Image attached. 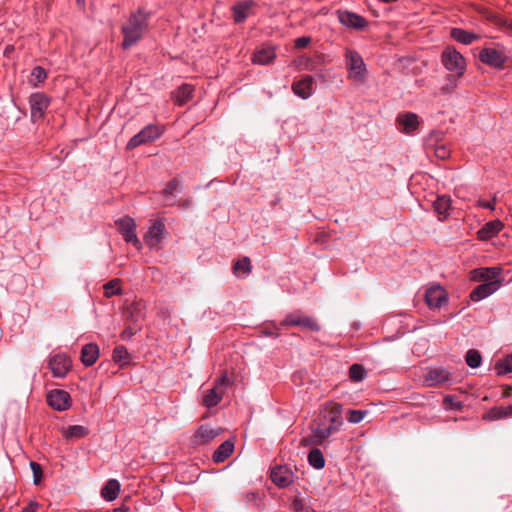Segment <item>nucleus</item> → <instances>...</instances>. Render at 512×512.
Segmentation results:
<instances>
[{"mask_svg":"<svg viewBox=\"0 0 512 512\" xmlns=\"http://www.w3.org/2000/svg\"><path fill=\"white\" fill-rule=\"evenodd\" d=\"M343 425L342 405L329 402L323 411V423L317 427L313 434V443L320 444Z\"/></svg>","mask_w":512,"mask_h":512,"instance_id":"obj_1","label":"nucleus"},{"mask_svg":"<svg viewBox=\"0 0 512 512\" xmlns=\"http://www.w3.org/2000/svg\"><path fill=\"white\" fill-rule=\"evenodd\" d=\"M147 19V13L141 9L130 15L127 23L122 27L124 35L122 47L124 49L130 48L141 39L143 32L147 28Z\"/></svg>","mask_w":512,"mask_h":512,"instance_id":"obj_2","label":"nucleus"},{"mask_svg":"<svg viewBox=\"0 0 512 512\" xmlns=\"http://www.w3.org/2000/svg\"><path fill=\"white\" fill-rule=\"evenodd\" d=\"M345 58L348 78L357 83H364L367 69L361 55L355 50L348 49L345 53Z\"/></svg>","mask_w":512,"mask_h":512,"instance_id":"obj_3","label":"nucleus"},{"mask_svg":"<svg viewBox=\"0 0 512 512\" xmlns=\"http://www.w3.org/2000/svg\"><path fill=\"white\" fill-rule=\"evenodd\" d=\"M441 62L448 71L454 73L457 77H461L466 70L465 58L452 46H448L443 50Z\"/></svg>","mask_w":512,"mask_h":512,"instance_id":"obj_4","label":"nucleus"},{"mask_svg":"<svg viewBox=\"0 0 512 512\" xmlns=\"http://www.w3.org/2000/svg\"><path fill=\"white\" fill-rule=\"evenodd\" d=\"M230 384L226 374L221 375L215 380L214 386L205 391L202 404L208 408L215 407L222 400L226 387Z\"/></svg>","mask_w":512,"mask_h":512,"instance_id":"obj_5","label":"nucleus"},{"mask_svg":"<svg viewBox=\"0 0 512 512\" xmlns=\"http://www.w3.org/2000/svg\"><path fill=\"white\" fill-rule=\"evenodd\" d=\"M162 133L163 129L160 126L149 124L129 140L126 148L132 150L140 145L153 142L158 139Z\"/></svg>","mask_w":512,"mask_h":512,"instance_id":"obj_6","label":"nucleus"},{"mask_svg":"<svg viewBox=\"0 0 512 512\" xmlns=\"http://www.w3.org/2000/svg\"><path fill=\"white\" fill-rule=\"evenodd\" d=\"M425 303L431 309H440L448 302V293L439 284L430 285L425 291Z\"/></svg>","mask_w":512,"mask_h":512,"instance_id":"obj_7","label":"nucleus"},{"mask_svg":"<svg viewBox=\"0 0 512 512\" xmlns=\"http://www.w3.org/2000/svg\"><path fill=\"white\" fill-rule=\"evenodd\" d=\"M119 232L123 236L126 242L132 243L136 249L140 250L142 245L140 240L137 238L135 233L136 224L135 221L130 217H123L115 222Z\"/></svg>","mask_w":512,"mask_h":512,"instance_id":"obj_8","label":"nucleus"},{"mask_svg":"<svg viewBox=\"0 0 512 512\" xmlns=\"http://www.w3.org/2000/svg\"><path fill=\"white\" fill-rule=\"evenodd\" d=\"M48 365L54 377L63 378L71 369L72 362L66 354L58 353L50 357Z\"/></svg>","mask_w":512,"mask_h":512,"instance_id":"obj_9","label":"nucleus"},{"mask_svg":"<svg viewBox=\"0 0 512 512\" xmlns=\"http://www.w3.org/2000/svg\"><path fill=\"white\" fill-rule=\"evenodd\" d=\"M48 405L57 411H65L71 407L70 394L62 389H53L47 393Z\"/></svg>","mask_w":512,"mask_h":512,"instance_id":"obj_10","label":"nucleus"},{"mask_svg":"<svg viewBox=\"0 0 512 512\" xmlns=\"http://www.w3.org/2000/svg\"><path fill=\"white\" fill-rule=\"evenodd\" d=\"M30 110H31V119L33 122L41 119L45 111L49 106V99L43 93H33L29 98Z\"/></svg>","mask_w":512,"mask_h":512,"instance_id":"obj_11","label":"nucleus"},{"mask_svg":"<svg viewBox=\"0 0 512 512\" xmlns=\"http://www.w3.org/2000/svg\"><path fill=\"white\" fill-rule=\"evenodd\" d=\"M165 233L166 228L163 220L157 219L145 233L144 241L151 249L157 248L164 238Z\"/></svg>","mask_w":512,"mask_h":512,"instance_id":"obj_12","label":"nucleus"},{"mask_svg":"<svg viewBox=\"0 0 512 512\" xmlns=\"http://www.w3.org/2000/svg\"><path fill=\"white\" fill-rule=\"evenodd\" d=\"M337 16L338 20L342 25L351 29L362 30L368 24L367 20L364 17L347 10H339L337 12Z\"/></svg>","mask_w":512,"mask_h":512,"instance_id":"obj_13","label":"nucleus"},{"mask_svg":"<svg viewBox=\"0 0 512 512\" xmlns=\"http://www.w3.org/2000/svg\"><path fill=\"white\" fill-rule=\"evenodd\" d=\"M479 59L482 63L492 67H502L506 61L505 53L496 48H483L479 53Z\"/></svg>","mask_w":512,"mask_h":512,"instance_id":"obj_14","label":"nucleus"},{"mask_svg":"<svg viewBox=\"0 0 512 512\" xmlns=\"http://www.w3.org/2000/svg\"><path fill=\"white\" fill-rule=\"evenodd\" d=\"M396 121L399 130L405 134L414 133L418 129L420 124L418 115L411 112L398 115Z\"/></svg>","mask_w":512,"mask_h":512,"instance_id":"obj_15","label":"nucleus"},{"mask_svg":"<svg viewBox=\"0 0 512 512\" xmlns=\"http://www.w3.org/2000/svg\"><path fill=\"white\" fill-rule=\"evenodd\" d=\"M292 89L295 95L302 99H308L315 90V80L310 75L304 76L299 81L293 83Z\"/></svg>","mask_w":512,"mask_h":512,"instance_id":"obj_16","label":"nucleus"},{"mask_svg":"<svg viewBox=\"0 0 512 512\" xmlns=\"http://www.w3.org/2000/svg\"><path fill=\"white\" fill-rule=\"evenodd\" d=\"M450 381V373L445 368H434L425 375V383L429 387L440 386Z\"/></svg>","mask_w":512,"mask_h":512,"instance_id":"obj_17","label":"nucleus"},{"mask_svg":"<svg viewBox=\"0 0 512 512\" xmlns=\"http://www.w3.org/2000/svg\"><path fill=\"white\" fill-rule=\"evenodd\" d=\"M270 478L279 488L288 486V466L285 463H275L271 466Z\"/></svg>","mask_w":512,"mask_h":512,"instance_id":"obj_18","label":"nucleus"},{"mask_svg":"<svg viewBox=\"0 0 512 512\" xmlns=\"http://www.w3.org/2000/svg\"><path fill=\"white\" fill-rule=\"evenodd\" d=\"M222 432L221 428H212L209 424L201 425L196 431L194 437L197 444H205L212 441Z\"/></svg>","mask_w":512,"mask_h":512,"instance_id":"obj_19","label":"nucleus"},{"mask_svg":"<svg viewBox=\"0 0 512 512\" xmlns=\"http://www.w3.org/2000/svg\"><path fill=\"white\" fill-rule=\"evenodd\" d=\"M503 227L504 224L500 220L489 221L477 232L478 239L482 241L489 240L495 237Z\"/></svg>","mask_w":512,"mask_h":512,"instance_id":"obj_20","label":"nucleus"},{"mask_svg":"<svg viewBox=\"0 0 512 512\" xmlns=\"http://www.w3.org/2000/svg\"><path fill=\"white\" fill-rule=\"evenodd\" d=\"M499 282H487L478 285L470 294L472 301H480L499 289Z\"/></svg>","mask_w":512,"mask_h":512,"instance_id":"obj_21","label":"nucleus"},{"mask_svg":"<svg viewBox=\"0 0 512 512\" xmlns=\"http://www.w3.org/2000/svg\"><path fill=\"white\" fill-rule=\"evenodd\" d=\"M501 274V268L499 267H489V268H479L473 271V278L479 281L487 282H499L498 277Z\"/></svg>","mask_w":512,"mask_h":512,"instance_id":"obj_22","label":"nucleus"},{"mask_svg":"<svg viewBox=\"0 0 512 512\" xmlns=\"http://www.w3.org/2000/svg\"><path fill=\"white\" fill-rule=\"evenodd\" d=\"M99 357V347L95 343H88L82 347L81 361L86 367L92 366Z\"/></svg>","mask_w":512,"mask_h":512,"instance_id":"obj_23","label":"nucleus"},{"mask_svg":"<svg viewBox=\"0 0 512 512\" xmlns=\"http://www.w3.org/2000/svg\"><path fill=\"white\" fill-rule=\"evenodd\" d=\"M299 326L309 331H319V324L311 317L290 314V326Z\"/></svg>","mask_w":512,"mask_h":512,"instance_id":"obj_24","label":"nucleus"},{"mask_svg":"<svg viewBox=\"0 0 512 512\" xmlns=\"http://www.w3.org/2000/svg\"><path fill=\"white\" fill-rule=\"evenodd\" d=\"M233 450L234 442L226 440L215 450L212 459L215 463H222L233 453Z\"/></svg>","mask_w":512,"mask_h":512,"instance_id":"obj_25","label":"nucleus"},{"mask_svg":"<svg viewBox=\"0 0 512 512\" xmlns=\"http://www.w3.org/2000/svg\"><path fill=\"white\" fill-rule=\"evenodd\" d=\"M120 491V483L116 479H110L101 489V496L106 501H113L118 497Z\"/></svg>","mask_w":512,"mask_h":512,"instance_id":"obj_26","label":"nucleus"},{"mask_svg":"<svg viewBox=\"0 0 512 512\" xmlns=\"http://www.w3.org/2000/svg\"><path fill=\"white\" fill-rule=\"evenodd\" d=\"M255 5L251 0L236 4L233 8V17L236 23H242L248 16L249 11Z\"/></svg>","mask_w":512,"mask_h":512,"instance_id":"obj_27","label":"nucleus"},{"mask_svg":"<svg viewBox=\"0 0 512 512\" xmlns=\"http://www.w3.org/2000/svg\"><path fill=\"white\" fill-rule=\"evenodd\" d=\"M193 92V86L189 84H183L173 92L172 97L178 105H184L188 100L191 99Z\"/></svg>","mask_w":512,"mask_h":512,"instance_id":"obj_28","label":"nucleus"},{"mask_svg":"<svg viewBox=\"0 0 512 512\" xmlns=\"http://www.w3.org/2000/svg\"><path fill=\"white\" fill-rule=\"evenodd\" d=\"M451 37L465 45L471 44L473 41L477 40L479 36L477 34L468 32L461 28H453L451 30Z\"/></svg>","mask_w":512,"mask_h":512,"instance_id":"obj_29","label":"nucleus"},{"mask_svg":"<svg viewBox=\"0 0 512 512\" xmlns=\"http://www.w3.org/2000/svg\"><path fill=\"white\" fill-rule=\"evenodd\" d=\"M275 58V51L271 47L262 48L254 53L253 63L266 65Z\"/></svg>","mask_w":512,"mask_h":512,"instance_id":"obj_30","label":"nucleus"},{"mask_svg":"<svg viewBox=\"0 0 512 512\" xmlns=\"http://www.w3.org/2000/svg\"><path fill=\"white\" fill-rule=\"evenodd\" d=\"M112 358L120 367H125L129 364L131 355L125 346L119 345L114 348Z\"/></svg>","mask_w":512,"mask_h":512,"instance_id":"obj_31","label":"nucleus"},{"mask_svg":"<svg viewBox=\"0 0 512 512\" xmlns=\"http://www.w3.org/2000/svg\"><path fill=\"white\" fill-rule=\"evenodd\" d=\"M89 430L87 427L82 425H70L64 431V437L66 439H80L87 436Z\"/></svg>","mask_w":512,"mask_h":512,"instance_id":"obj_32","label":"nucleus"},{"mask_svg":"<svg viewBox=\"0 0 512 512\" xmlns=\"http://www.w3.org/2000/svg\"><path fill=\"white\" fill-rule=\"evenodd\" d=\"M451 207V199L448 196H439L434 202V210L439 216L446 218Z\"/></svg>","mask_w":512,"mask_h":512,"instance_id":"obj_33","label":"nucleus"},{"mask_svg":"<svg viewBox=\"0 0 512 512\" xmlns=\"http://www.w3.org/2000/svg\"><path fill=\"white\" fill-rule=\"evenodd\" d=\"M308 462L315 469L324 468L325 458L322 451L318 448H313L308 454Z\"/></svg>","mask_w":512,"mask_h":512,"instance_id":"obj_34","label":"nucleus"},{"mask_svg":"<svg viewBox=\"0 0 512 512\" xmlns=\"http://www.w3.org/2000/svg\"><path fill=\"white\" fill-rule=\"evenodd\" d=\"M512 415V406L509 407H496L490 409L485 415L484 419L488 420H498L504 417H508Z\"/></svg>","mask_w":512,"mask_h":512,"instance_id":"obj_35","label":"nucleus"},{"mask_svg":"<svg viewBox=\"0 0 512 512\" xmlns=\"http://www.w3.org/2000/svg\"><path fill=\"white\" fill-rule=\"evenodd\" d=\"M181 190L180 181L176 178L170 180L163 190V197L168 202L175 198L176 194Z\"/></svg>","mask_w":512,"mask_h":512,"instance_id":"obj_36","label":"nucleus"},{"mask_svg":"<svg viewBox=\"0 0 512 512\" xmlns=\"http://www.w3.org/2000/svg\"><path fill=\"white\" fill-rule=\"evenodd\" d=\"M236 275L248 274L251 271V261L248 257H243L235 262L233 266Z\"/></svg>","mask_w":512,"mask_h":512,"instance_id":"obj_37","label":"nucleus"},{"mask_svg":"<svg viewBox=\"0 0 512 512\" xmlns=\"http://www.w3.org/2000/svg\"><path fill=\"white\" fill-rule=\"evenodd\" d=\"M103 289H104V295L107 298H110L114 295L121 294L120 280L113 279V280L107 282L106 284H104Z\"/></svg>","mask_w":512,"mask_h":512,"instance_id":"obj_38","label":"nucleus"},{"mask_svg":"<svg viewBox=\"0 0 512 512\" xmlns=\"http://www.w3.org/2000/svg\"><path fill=\"white\" fill-rule=\"evenodd\" d=\"M350 379L355 382H360L366 377V370L360 364H353L349 368Z\"/></svg>","mask_w":512,"mask_h":512,"instance_id":"obj_39","label":"nucleus"},{"mask_svg":"<svg viewBox=\"0 0 512 512\" xmlns=\"http://www.w3.org/2000/svg\"><path fill=\"white\" fill-rule=\"evenodd\" d=\"M294 64L299 69L314 70L316 68L315 61L308 55H301L294 60Z\"/></svg>","mask_w":512,"mask_h":512,"instance_id":"obj_40","label":"nucleus"},{"mask_svg":"<svg viewBox=\"0 0 512 512\" xmlns=\"http://www.w3.org/2000/svg\"><path fill=\"white\" fill-rule=\"evenodd\" d=\"M465 360H466V363L469 367L471 368H477L480 366L481 364V361H482V357L479 353V351L475 350V349H470L468 350V352L466 353V357H465Z\"/></svg>","mask_w":512,"mask_h":512,"instance_id":"obj_41","label":"nucleus"},{"mask_svg":"<svg viewBox=\"0 0 512 512\" xmlns=\"http://www.w3.org/2000/svg\"><path fill=\"white\" fill-rule=\"evenodd\" d=\"M292 508L294 512H308V510H312L308 503V498L302 496H295Z\"/></svg>","mask_w":512,"mask_h":512,"instance_id":"obj_42","label":"nucleus"},{"mask_svg":"<svg viewBox=\"0 0 512 512\" xmlns=\"http://www.w3.org/2000/svg\"><path fill=\"white\" fill-rule=\"evenodd\" d=\"M368 414L366 410H348L347 412V420L349 423L357 424L360 423L365 416Z\"/></svg>","mask_w":512,"mask_h":512,"instance_id":"obj_43","label":"nucleus"},{"mask_svg":"<svg viewBox=\"0 0 512 512\" xmlns=\"http://www.w3.org/2000/svg\"><path fill=\"white\" fill-rule=\"evenodd\" d=\"M128 311L130 313V318L133 322H137L139 319L144 317V313L142 312V307L139 303H133Z\"/></svg>","mask_w":512,"mask_h":512,"instance_id":"obj_44","label":"nucleus"},{"mask_svg":"<svg viewBox=\"0 0 512 512\" xmlns=\"http://www.w3.org/2000/svg\"><path fill=\"white\" fill-rule=\"evenodd\" d=\"M30 468H31L32 473H33L34 484L38 485L40 483V481H41V477H42V474H43L42 467H41V465L39 463L31 461L30 462Z\"/></svg>","mask_w":512,"mask_h":512,"instance_id":"obj_45","label":"nucleus"},{"mask_svg":"<svg viewBox=\"0 0 512 512\" xmlns=\"http://www.w3.org/2000/svg\"><path fill=\"white\" fill-rule=\"evenodd\" d=\"M499 373L512 372V354L508 355L498 364Z\"/></svg>","mask_w":512,"mask_h":512,"instance_id":"obj_46","label":"nucleus"},{"mask_svg":"<svg viewBox=\"0 0 512 512\" xmlns=\"http://www.w3.org/2000/svg\"><path fill=\"white\" fill-rule=\"evenodd\" d=\"M31 76L34 79H36L37 82L41 83L46 79L47 73H46V70L44 68H42L41 66H36L33 68Z\"/></svg>","mask_w":512,"mask_h":512,"instance_id":"obj_47","label":"nucleus"},{"mask_svg":"<svg viewBox=\"0 0 512 512\" xmlns=\"http://www.w3.org/2000/svg\"><path fill=\"white\" fill-rule=\"evenodd\" d=\"M434 154L437 158L445 160L449 157L450 150L444 145H439L435 147Z\"/></svg>","mask_w":512,"mask_h":512,"instance_id":"obj_48","label":"nucleus"},{"mask_svg":"<svg viewBox=\"0 0 512 512\" xmlns=\"http://www.w3.org/2000/svg\"><path fill=\"white\" fill-rule=\"evenodd\" d=\"M262 333L267 336L277 337L279 336V328L273 324H268L263 328Z\"/></svg>","mask_w":512,"mask_h":512,"instance_id":"obj_49","label":"nucleus"},{"mask_svg":"<svg viewBox=\"0 0 512 512\" xmlns=\"http://www.w3.org/2000/svg\"><path fill=\"white\" fill-rule=\"evenodd\" d=\"M311 41H312V38L310 36H303V37L297 38L295 40V48H297V49L306 48L311 43Z\"/></svg>","mask_w":512,"mask_h":512,"instance_id":"obj_50","label":"nucleus"},{"mask_svg":"<svg viewBox=\"0 0 512 512\" xmlns=\"http://www.w3.org/2000/svg\"><path fill=\"white\" fill-rule=\"evenodd\" d=\"M40 504L37 501H31L21 512H36Z\"/></svg>","mask_w":512,"mask_h":512,"instance_id":"obj_51","label":"nucleus"},{"mask_svg":"<svg viewBox=\"0 0 512 512\" xmlns=\"http://www.w3.org/2000/svg\"><path fill=\"white\" fill-rule=\"evenodd\" d=\"M495 200H496L495 196L493 197V202H489V201L480 199V200H478V205L483 208H488L490 210H494L495 209V206H494Z\"/></svg>","mask_w":512,"mask_h":512,"instance_id":"obj_52","label":"nucleus"},{"mask_svg":"<svg viewBox=\"0 0 512 512\" xmlns=\"http://www.w3.org/2000/svg\"><path fill=\"white\" fill-rule=\"evenodd\" d=\"M134 334H135V330L129 326L123 330V332L121 333V338H122V340H128Z\"/></svg>","mask_w":512,"mask_h":512,"instance_id":"obj_53","label":"nucleus"},{"mask_svg":"<svg viewBox=\"0 0 512 512\" xmlns=\"http://www.w3.org/2000/svg\"><path fill=\"white\" fill-rule=\"evenodd\" d=\"M456 87V82L453 81L449 86L447 87H444L443 90L446 92V93H449L451 91H453Z\"/></svg>","mask_w":512,"mask_h":512,"instance_id":"obj_54","label":"nucleus"},{"mask_svg":"<svg viewBox=\"0 0 512 512\" xmlns=\"http://www.w3.org/2000/svg\"><path fill=\"white\" fill-rule=\"evenodd\" d=\"M128 508L125 507V506H120V507H117L113 510V512H128Z\"/></svg>","mask_w":512,"mask_h":512,"instance_id":"obj_55","label":"nucleus"},{"mask_svg":"<svg viewBox=\"0 0 512 512\" xmlns=\"http://www.w3.org/2000/svg\"><path fill=\"white\" fill-rule=\"evenodd\" d=\"M282 324H283V325L288 324V317H286V318H284V319L282 320Z\"/></svg>","mask_w":512,"mask_h":512,"instance_id":"obj_56","label":"nucleus"},{"mask_svg":"<svg viewBox=\"0 0 512 512\" xmlns=\"http://www.w3.org/2000/svg\"><path fill=\"white\" fill-rule=\"evenodd\" d=\"M452 398L450 396H447L445 397V402H448L449 400H451Z\"/></svg>","mask_w":512,"mask_h":512,"instance_id":"obj_57","label":"nucleus"}]
</instances>
